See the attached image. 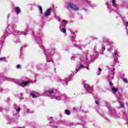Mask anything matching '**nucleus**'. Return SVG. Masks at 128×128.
<instances>
[{
    "label": "nucleus",
    "instance_id": "41",
    "mask_svg": "<svg viewBox=\"0 0 128 128\" xmlns=\"http://www.w3.org/2000/svg\"><path fill=\"white\" fill-rule=\"evenodd\" d=\"M87 68V70H90V68Z\"/></svg>",
    "mask_w": 128,
    "mask_h": 128
},
{
    "label": "nucleus",
    "instance_id": "31",
    "mask_svg": "<svg viewBox=\"0 0 128 128\" xmlns=\"http://www.w3.org/2000/svg\"><path fill=\"white\" fill-rule=\"evenodd\" d=\"M124 24L125 26H128V22H125Z\"/></svg>",
    "mask_w": 128,
    "mask_h": 128
},
{
    "label": "nucleus",
    "instance_id": "6",
    "mask_svg": "<svg viewBox=\"0 0 128 128\" xmlns=\"http://www.w3.org/2000/svg\"><path fill=\"white\" fill-rule=\"evenodd\" d=\"M50 98L52 100H54V98L56 100H60L62 98V94H58V95L56 94L54 96H50Z\"/></svg>",
    "mask_w": 128,
    "mask_h": 128
},
{
    "label": "nucleus",
    "instance_id": "30",
    "mask_svg": "<svg viewBox=\"0 0 128 128\" xmlns=\"http://www.w3.org/2000/svg\"><path fill=\"white\" fill-rule=\"evenodd\" d=\"M21 66L20 64H18L16 66V68H20Z\"/></svg>",
    "mask_w": 128,
    "mask_h": 128
},
{
    "label": "nucleus",
    "instance_id": "2",
    "mask_svg": "<svg viewBox=\"0 0 128 128\" xmlns=\"http://www.w3.org/2000/svg\"><path fill=\"white\" fill-rule=\"evenodd\" d=\"M67 6L74 10H78V7L72 3H67Z\"/></svg>",
    "mask_w": 128,
    "mask_h": 128
},
{
    "label": "nucleus",
    "instance_id": "3",
    "mask_svg": "<svg viewBox=\"0 0 128 128\" xmlns=\"http://www.w3.org/2000/svg\"><path fill=\"white\" fill-rule=\"evenodd\" d=\"M110 86L111 88L112 94H116V92H118V89H116V87L114 86V84L111 81H110Z\"/></svg>",
    "mask_w": 128,
    "mask_h": 128
},
{
    "label": "nucleus",
    "instance_id": "4",
    "mask_svg": "<svg viewBox=\"0 0 128 128\" xmlns=\"http://www.w3.org/2000/svg\"><path fill=\"white\" fill-rule=\"evenodd\" d=\"M8 32L6 31L4 34L3 36L0 38V46H2L4 44V40L6 39V34H8Z\"/></svg>",
    "mask_w": 128,
    "mask_h": 128
},
{
    "label": "nucleus",
    "instance_id": "13",
    "mask_svg": "<svg viewBox=\"0 0 128 128\" xmlns=\"http://www.w3.org/2000/svg\"><path fill=\"white\" fill-rule=\"evenodd\" d=\"M84 66L83 64H81L80 66H78L77 69L76 70V72H80V70H82V68H84Z\"/></svg>",
    "mask_w": 128,
    "mask_h": 128
},
{
    "label": "nucleus",
    "instance_id": "37",
    "mask_svg": "<svg viewBox=\"0 0 128 128\" xmlns=\"http://www.w3.org/2000/svg\"><path fill=\"white\" fill-rule=\"evenodd\" d=\"M108 50L109 52H112V50H111L110 49H108Z\"/></svg>",
    "mask_w": 128,
    "mask_h": 128
},
{
    "label": "nucleus",
    "instance_id": "22",
    "mask_svg": "<svg viewBox=\"0 0 128 128\" xmlns=\"http://www.w3.org/2000/svg\"><path fill=\"white\" fill-rule=\"evenodd\" d=\"M102 68H98V73H97V75L98 76H100V72H102Z\"/></svg>",
    "mask_w": 128,
    "mask_h": 128
},
{
    "label": "nucleus",
    "instance_id": "32",
    "mask_svg": "<svg viewBox=\"0 0 128 128\" xmlns=\"http://www.w3.org/2000/svg\"><path fill=\"white\" fill-rule=\"evenodd\" d=\"M106 50V47H104V46L102 48V50Z\"/></svg>",
    "mask_w": 128,
    "mask_h": 128
},
{
    "label": "nucleus",
    "instance_id": "36",
    "mask_svg": "<svg viewBox=\"0 0 128 128\" xmlns=\"http://www.w3.org/2000/svg\"><path fill=\"white\" fill-rule=\"evenodd\" d=\"M121 108H124V104H121Z\"/></svg>",
    "mask_w": 128,
    "mask_h": 128
},
{
    "label": "nucleus",
    "instance_id": "33",
    "mask_svg": "<svg viewBox=\"0 0 128 128\" xmlns=\"http://www.w3.org/2000/svg\"><path fill=\"white\" fill-rule=\"evenodd\" d=\"M108 78H109V80H114V76H112L111 77V78H110V77H108Z\"/></svg>",
    "mask_w": 128,
    "mask_h": 128
},
{
    "label": "nucleus",
    "instance_id": "25",
    "mask_svg": "<svg viewBox=\"0 0 128 128\" xmlns=\"http://www.w3.org/2000/svg\"><path fill=\"white\" fill-rule=\"evenodd\" d=\"M90 56H91L92 60H94L96 58V55L93 54L91 55Z\"/></svg>",
    "mask_w": 128,
    "mask_h": 128
},
{
    "label": "nucleus",
    "instance_id": "27",
    "mask_svg": "<svg viewBox=\"0 0 128 128\" xmlns=\"http://www.w3.org/2000/svg\"><path fill=\"white\" fill-rule=\"evenodd\" d=\"M39 8L40 10L41 14H42V8L41 6H39Z\"/></svg>",
    "mask_w": 128,
    "mask_h": 128
},
{
    "label": "nucleus",
    "instance_id": "7",
    "mask_svg": "<svg viewBox=\"0 0 128 128\" xmlns=\"http://www.w3.org/2000/svg\"><path fill=\"white\" fill-rule=\"evenodd\" d=\"M112 116L113 118H118L120 116V114L114 111L112 112Z\"/></svg>",
    "mask_w": 128,
    "mask_h": 128
},
{
    "label": "nucleus",
    "instance_id": "18",
    "mask_svg": "<svg viewBox=\"0 0 128 128\" xmlns=\"http://www.w3.org/2000/svg\"><path fill=\"white\" fill-rule=\"evenodd\" d=\"M46 58H47L48 62H52V58H50V56H47Z\"/></svg>",
    "mask_w": 128,
    "mask_h": 128
},
{
    "label": "nucleus",
    "instance_id": "11",
    "mask_svg": "<svg viewBox=\"0 0 128 128\" xmlns=\"http://www.w3.org/2000/svg\"><path fill=\"white\" fill-rule=\"evenodd\" d=\"M15 12L16 14H20V12H22V10H20V8L18 6H16L15 8Z\"/></svg>",
    "mask_w": 128,
    "mask_h": 128
},
{
    "label": "nucleus",
    "instance_id": "40",
    "mask_svg": "<svg viewBox=\"0 0 128 128\" xmlns=\"http://www.w3.org/2000/svg\"><path fill=\"white\" fill-rule=\"evenodd\" d=\"M71 58L72 60L74 58V57H72Z\"/></svg>",
    "mask_w": 128,
    "mask_h": 128
},
{
    "label": "nucleus",
    "instance_id": "35",
    "mask_svg": "<svg viewBox=\"0 0 128 128\" xmlns=\"http://www.w3.org/2000/svg\"><path fill=\"white\" fill-rule=\"evenodd\" d=\"M95 102H96V104H98V101H96Z\"/></svg>",
    "mask_w": 128,
    "mask_h": 128
},
{
    "label": "nucleus",
    "instance_id": "5",
    "mask_svg": "<svg viewBox=\"0 0 128 128\" xmlns=\"http://www.w3.org/2000/svg\"><path fill=\"white\" fill-rule=\"evenodd\" d=\"M84 88L88 92V94H92V87L90 86L88 84H85L84 85Z\"/></svg>",
    "mask_w": 128,
    "mask_h": 128
},
{
    "label": "nucleus",
    "instance_id": "23",
    "mask_svg": "<svg viewBox=\"0 0 128 128\" xmlns=\"http://www.w3.org/2000/svg\"><path fill=\"white\" fill-rule=\"evenodd\" d=\"M61 32H64V34H66V28H62L61 30Z\"/></svg>",
    "mask_w": 128,
    "mask_h": 128
},
{
    "label": "nucleus",
    "instance_id": "12",
    "mask_svg": "<svg viewBox=\"0 0 128 128\" xmlns=\"http://www.w3.org/2000/svg\"><path fill=\"white\" fill-rule=\"evenodd\" d=\"M50 12H52V10L50 8L48 9L46 12H45V16H48L50 14Z\"/></svg>",
    "mask_w": 128,
    "mask_h": 128
},
{
    "label": "nucleus",
    "instance_id": "19",
    "mask_svg": "<svg viewBox=\"0 0 128 128\" xmlns=\"http://www.w3.org/2000/svg\"><path fill=\"white\" fill-rule=\"evenodd\" d=\"M18 42H20V38L18 37V36L16 38V40H14V42H16V44H18Z\"/></svg>",
    "mask_w": 128,
    "mask_h": 128
},
{
    "label": "nucleus",
    "instance_id": "9",
    "mask_svg": "<svg viewBox=\"0 0 128 128\" xmlns=\"http://www.w3.org/2000/svg\"><path fill=\"white\" fill-rule=\"evenodd\" d=\"M14 36H18H18H20V34H24V36H26V32H20V31H17L14 33Z\"/></svg>",
    "mask_w": 128,
    "mask_h": 128
},
{
    "label": "nucleus",
    "instance_id": "16",
    "mask_svg": "<svg viewBox=\"0 0 128 128\" xmlns=\"http://www.w3.org/2000/svg\"><path fill=\"white\" fill-rule=\"evenodd\" d=\"M103 46H108V44H110V42L108 41H103Z\"/></svg>",
    "mask_w": 128,
    "mask_h": 128
},
{
    "label": "nucleus",
    "instance_id": "38",
    "mask_svg": "<svg viewBox=\"0 0 128 128\" xmlns=\"http://www.w3.org/2000/svg\"><path fill=\"white\" fill-rule=\"evenodd\" d=\"M45 54H46V56H48V54L47 53H46Z\"/></svg>",
    "mask_w": 128,
    "mask_h": 128
},
{
    "label": "nucleus",
    "instance_id": "1",
    "mask_svg": "<svg viewBox=\"0 0 128 128\" xmlns=\"http://www.w3.org/2000/svg\"><path fill=\"white\" fill-rule=\"evenodd\" d=\"M110 2L112 6H110L108 3L106 4L108 8H112L113 10H118V5L116 4V0H111Z\"/></svg>",
    "mask_w": 128,
    "mask_h": 128
},
{
    "label": "nucleus",
    "instance_id": "45",
    "mask_svg": "<svg viewBox=\"0 0 128 128\" xmlns=\"http://www.w3.org/2000/svg\"><path fill=\"white\" fill-rule=\"evenodd\" d=\"M74 109H75V108H74Z\"/></svg>",
    "mask_w": 128,
    "mask_h": 128
},
{
    "label": "nucleus",
    "instance_id": "10",
    "mask_svg": "<svg viewBox=\"0 0 128 128\" xmlns=\"http://www.w3.org/2000/svg\"><path fill=\"white\" fill-rule=\"evenodd\" d=\"M28 84H30V81H26L24 82L20 83L19 85L20 86H22V88H24V86H27Z\"/></svg>",
    "mask_w": 128,
    "mask_h": 128
},
{
    "label": "nucleus",
    "instance_id": "43",
    "mask_svg": "<svg viewBox=\"0 0 128 128\" xmlns=\"http://www.w3.org/2000/svg\"><path fill=\"white\" fill-rule=\"evenodd\" d=\"M51 118H52L50 117V120H51Z\"/></svg>",
    "mask_w": 128,
    "mask_h": 128
},
{
    "label": "nucleus",
    "instance_id": "24",
    "mask_svg": "<svg viewBox=\"0 0 128 128\" xmlns=\"http://www.w3.org/2000/svg\"><path fill=\"white\" fill-rule=\"evenodd\" d=\"M42 42V38H40L38 40V43L39 44H40Z\"/></svg>",
    "mask_w": 128,
    "mask_h": 128
},
{
    "label": "nucleus",
    "instance_id": "14",
    "mask_svg": "<svg viewBox=\"0 0 128 128\" xmlns=\"http://www.w3.org/2000/svg\"><path fill=\"white\" fill-rule=\"evenodd\" d=\"M59 82H62V84H63L64 86H68V81L66 80L60 79L59 80Z\"/></svg>",
    "mask_w": 128,
    "mask_h": 128
},
{
    "label": "nucleus",
    "instance_id": "44",
    "mask_svg": "<svg viewBox=\"0 0 128 128\" xmlns=\"http://www.w3.org/2000/svg\"><path fill=\"white\" fill-rule=\"evenodd\" d=\"M127 34L128 35V31H127Z\"/></svg>",
    "mask_w": 128,
    "mask_h": 128
},
{
    "label": "nucleus",
    "instance_id": "8",
    "mask_svg": "<svg viewBox=\"0 0 128 128\" xmlns=\"http://www.w3.org/2000/svg\"><path fill=\"white\" fill-rule=\"evenodd\" d=\"M68 22V20H62L61 24H60V28H64V26H66Z\"/></svg>",
    "mask_w": 128,
    "mask_h": 128
},
{
    "label": "nucleus",
    "instance_id": "34",
    "mask_svg": "<svg viewBox=\"0 0 128 128\" xmlns=\"http://www.w3.org/2000/svg\"><path fill=\"white\" fill-rule=\"evenodd\" d=\"M118 52H115V56H118Z\"/></svg>",
    "mask_w": 128,
    "mask_h": 128
},
{
    "label": "nucleus",
    "instance_id": "42",
    "mask_svg": "<svg viewBox=\"0 0 128 128\" xmlns=\"http://www.w3.org/2000/svg\"><path fill=\"white\" fill-rule=\"evenodd\" d=\"M115 70H116V69H114V68L113 69V70H114V71Z\"/></svg>",
    "mask_w": 128,
    "mask_h": 128
},
{
    "label": "nucleus",
    "instance_id": "17",
    "mask_svg": "<svg viewBox=\"0 0 128 128\" xmlns=\"http://www.w3.org/2000/svg\"><path fill=\"white\" fill-rule=\"evenodd\" d=\"M64 113L66 114H67V116H70V110H65Z\"/></svg>",
    "mask_w": 128,
    "mask_h": 128
},
{
    "label": "nucleus",
    "instance_id": "26",
    "mask_svg": "<svg viewBox=\"0 0 128 128\" xmlns=\"http://www.w3.org/2000/svg\"><path fill=\"white\" fill-rule=\"evenodd\" d=\"M31 96H32L33 98H36V96L32 93L31 94Z\"/></svg>",
    "mask_w": 128,
    "mask_h": 128
},
{
    "label": "nucleus",
    "instance_id": "29",
    "mask_svg": "<svg viewBox=\"0 0 128 128\" xmlns=\"http://www.w3.org/2000/svg\"><path fill=\"white\" fill-rule=\"evenodd\" d=\"M56 19L58 22H60V17H57Z\"/></svg>",
    "mask_w": 128,
    "mask_h": 128
},
{
    "label": "nucleus",
    "instance_id": "20",
    "mask_svg": "<svg viewBox=\"0 0 128 128\" xmlns=\"http://www.w3.org/2000/svg\"><path fill=\"white\" fill-rule=\"evenodd\" d=\"M0 62H6L7 61L6 60V58H0Z\"/></svg>",
    "mask_w": 128,
    "mask_h": 128
},
{
    "label": "nucleus",
    "instance_id": "15",
    "mask_svg": "<svg viewBox=\"0 0 128 128\" xmlns=\"http://www.w3.org/2000/svg\"><path fill=\"white\" fill-rule=\"evenodd\" d=\"M46 92L49 94H52L54 93V90H48Z\"/></svg>",
    "mask_w": 128,
    "mask_h": 128
},
{
    "label": "nucleus",
    "instance_id": "21",
    "mask_svg": "<svg viewBox=\"0 0 128 128\" xmlns=\"http://www.w3.org/2000/svg\"><path fill=\"white\" fill-rule=\"evenodd\" d=\"M123 82H126V84H128V78H123Z\"/></svg>",
    "mask_w": 128,
    "mask_h": 128
},
{
    "label": "nucleus",
    "instance_id": "28",
    "mask_svg": "<svg viewBox=\"0 0 128 128\" xmlns=\"http://www.w3.org/2000/svg\"><path fill=\"white\" fill-rule=\"evenodd\" d=\"M16 112H20V108H16Z\"/></svg>",
    "mask_w": 128,
    "mask_h": 128
},
{
    "label": "nucleus",
    "instance_id": "39",
    "mask_svg": "<svg viewBox=\"0 0 128 128\" xmlns=\"http://www.w3.org/2000/svg\"><path fill=\"white\" fill-rule=\"evenodd\" d=\"M24 128V127H20V128Z\"/></svg>",
    "mask_w": 128,
    "mask_h": 128
}]
</instances>
